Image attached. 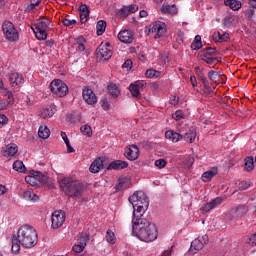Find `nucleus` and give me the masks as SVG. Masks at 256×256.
I'll return each instance as SVG.
<instances>
[{
    "instance_id": "obj_29",
    "label": "nucleus",
    "mask_w": 256,
    "mask_h": 256,
    "mask_svg": "<svg viewBox=\"0 0 256 256\" xmlns=\"http://www.w3.org/2000/svg\"><path fill=\"white\" fill-rule=\"evenodd\" d=\"M215 175H217V168L214 167L202 174V181L207 183V181H211V178L215 177Z\"/></svg>"
},
{
    "instance_id": "obj_41",
    "label": "nucleus",
    "mask_w": 256,
    "mask_h": 256,
    "mask_svg": "<svg viewBox=\"0 0 256 256\" xmlns=\"http://www.w3.org/2000/svg\"><path fill=\"white\" fill-rule=\"evenodd\" d=\"M12 251L13 253H19L21 251V243H19V238L15 235L12 237Z\"/></svg>"
},
{
    "instance_id": "obj_15",
    "label": "nucleus",
    "mask_w": 256,
    "mask_h": 256,
    "mask_svg": "<svg viewBox=\"0 0 256 256\" xmlns=\"http://www.w3.org/2000/svg\"><path fill=\"white\" fill-rule=\"evenodd\" d=\"M223 203V198L221 197H216L213 199L211 202L206 203L202 208L201 211L203 213H209V211H212V209H215V207H219Z\"/></svg>"
},
{
    "instance_id": "obj_7",
    "label": "nucleus",
    "mask_w": 256,
    "mask_h": 256,
    "mask_svg": "<svg viewBox=\"0 0 256 256\" xmlns=\"http://www.w3.org/2000/svg\"><path fill=\"white\" fill-rule=\"evenodd\" d=\"M50 90L56 97H65L69 93V87L61 79L53 80L50 83Z\"/></svg>"
},
{
    "instance_id": "obj_24",
    "label": "nucleus",
    "mask_w": 256,
    "mask_h": 256,
    "mask_svg": "<svg viewBox=\"0 0 256 256\" xmlns=\"http://www.w3.org/2000/svg\"><path fill=\"white\" fill-rule=\"evenodd\" d=\"M197 75H198L199 80L201 81L204 89H206L207 93H209V95H211V93H214L213 88H211V85L209 84V80H207L205 77V73L200 72Z\"/></svg>"
},
{
    "instance_id": "obj_11",
    "label": "nucleus",
    "mask_w": 256,
    "mask_h": 256,
    "mask_svg": "<svg viewBox=\"0 0 256 256\" xmlns=\"http://www.w3.org/2000/svg\"><path fill=\"white\" fill-rule=\"evenodd\" d=\"M82 97L85 103H87V105L97 104V95H95V92H93V89L87 86L82 90Z\"/></svg>"
},
{
    "instance_id": "obj_31",
    "label": "nucleus",
    "mask_w": 256,
    "mask_h": 256,
    "mask_svg": "<svg viewBox=\"0 0 256 256\" xmlns=\"http://www.w3.org/2000/svg\"><path fill=\"white\" fill-rule=\"evenodd\" d=\"M51 135V130L47 128L45 125H41L38 130V136L40 139H49V136Z\"/></svg>"
},
{
    "instance_id": "obj_5",
    "label": "nucleus",
    "mask_w": 256,
    "mask_h": 256,
    "mask_svg": "<svg viewBox=\"0 0 256 256\" xmlns=\"http://www.w3.org/2000/svg\"><path fill=\"white\" fill-rule=\"evenodd\" d=\"M51 27V21L48 18H40L36 25H34L33 31L36 38L39 41H45L47 39V29Z\"/></svg>"
},
{
    "instance_id": "obj_49",
    "label": "nucleus",
    "mask_w": 256,
    "mask_h": 256,
    "mask_svg": "<svg viewBox=\"0 0 256 256\" xmlns=\"http://www.w3.org/2000/svg\"><path fill=\"white\" fill-rule=\"evenodd\" d=\"M240 191H247L251 187V183L247 182V180H243L238 185Z\"/></svg>"
},
{
    "instance_id": "obj_45",
    "label": "nucleus",
    "mask_w": 256,
    "mask_h": 256,
    "mask_svg": "<svg viewBox=\"0 0 256 256\" xmlns=\"http://www.w3.org/2000/svg\"><path fill=\"white\" fill-rule=\"evenodd\" d=\"M89 241V235L87 233H81L78 236L77 243L80 245H83L84 247H87V242Z\"/></svg>"
},
{
    "instance_id": "obj_50",
    "label": "nucleus",
    "mask_w": 256,
    "mask_h": 256,
    "mask_svg": "<svg viewBox=\"0 0 256 256\" xmlns=\"http://www.w3.org/2000/svg\"><path fill=\"white\" fill-rule=\"evenodd\" d=\"M155 167H157L158 169H164V167H167V160L165 159L156 160Z\"/></svg>"
},
{
    "instance_id": "obj_6",
    "label": "nucleus",
    "mask_w": 256,
    "mask_h": 256,
    "mask_svg": "<svg viewBox=\"0 0 256 256\" xmlns=\"http://www.w3.org/2000/svg\"><path fill=\"white\" fill-rule=\"evenodd\" d=\"M2 31L4 33L5 39L10 43H15V41H19V32L15 25L11 21H4L2 24Z\"/></svg>"
},
{
    "instance_id": "obj_9",
    "label": "nucleus",
    "mask_w": 256,
    "mask_h": 256,
    "mask_svg": "<svg viewBox=\"0 0 256 256\" xmlns=\"http://www.w3.org/2000/svg\"><path fill=\"white\" fill-rule=\"evenodd\" d=\"M109 47V43H106V45L101 44L98 46L96 49L97 59H100V61H109V59L113 57V51Z\"/></svg>"
},
{
    "instance_id": "obj_2",
    "label": "nucleus",
    "mask_w": 256,
    "mask_h": 256,
    "mask_svg": "<svg viewBox=\"0 0 256 256\" xmlns=\"http://www.w3.org/2000/svg\"><path fill=\"white\" fill-rule=\"evenodd\" d=\"M129 202L133 206V217H143L145 211L149 209V198L143 191H137L129 197Z\"/></svg>"
},
{
    "instance_id": "obj_42",
    "label": "nucleus",
    "mask_w": 256,
    "mask_h": 256,
    "mask_svg": "<svg viewBox=\"0 0 256 256\" xmlns=\"http://www.w3.org/2000/svg\"><path fill=\"white\" fill-rule=\"evenodd\" d=\"M13 169L18 173H25L26 171L25 164H23V161H20V160H17L14 162Z\"/></svg>"
},
{
    "instance_id": "obj_19",
    "label": "nucleus",
    "mask_w": 256,
    "mask_h": 256,
    "mask_svg": "<svg viewBox=\"0 0 256 256\" xmlns=\"http://www.w3.org/2000/svg\"><path fill=\"white\" fill-rule=\"evenodd\" d=\"M232 213L234 217H239V218L245 217V215L249 213V206L245 204H240L232 210Z\"/></svg>"
},
{
    "instance_id": "obj_16",
    "label": "nucleus",
    "mask_w": 256,
    "mask_h": 256,
    "mask_svg": "<svg viewBox=\"0 0 256 256\" xmlns=\"http://www.w3.org/2000/svg\"><path fill=\"white\" fill-rule=\"evenodd\" d=\"M19 151L17 144H8L5 149L2 150V155L4 157H15Z\"/></svg>"
},
{
    "instance_id": "obj_52",
    "label": "nucleus",
    "mask_w": 256,
    "mask_h": 256,
    "mask_svg": "<svg viewBox=\"0 0 256 256\" xmlns=\"http://www.w3.org/2000/svg\"><path fill=\"white\" fill-rule=\"evenodd\" d=\"M62 23L65 27H73V25H77V20L73 19V20H70V19H62Z\"/></svg>"
},
{
    "instance_id": "obj_43",
    "label": "nucleus",
    "mask_w": 256,
    "mask_h": 256,
    "mask_svg": "<svg viewBox=\"0 0 256 256\" xmlns=\"http://www.w3.org/2000/svg\"><path fill=\"white\" fill-rule=\"evenodd\" d=\"M255 167V162L253 160V157H248L245 159L244 169L245 171L250 172Z\"/></svg>"
},
{
    "instance_id": "obj_57",
    "label": "nucleus",
    "mask_w": 256,
    "mask_h": 256,
    "mask_svg": "<svg viewBox=\"0 0 256 256\" xmlns=\"http://www.w3.org/2000/svg\"><path fill=\"white\" fill-rule=\"evenodd\" d=\"M122 67L129 71V69H132V67H133V61H131V59L126 60L124 62V64L122 65Z\"/></svg>"
},
{
    "instance_id": "obj_20",
    "label": "nucleus",
    "mask_w": 256,
    "mask_h": 256,
    "mask_svg": "<svg viewBox=\"0 0 256 256\" xmlns=\"http://www.w3.org/2000/svg\"><path fill=\"white\" fill-rule=\"evenodd\" d=\"M129 167V163L127 161H122V160H115L112 161L109 166L107 167L108 171L111 170H119V169H127Z\"/></svg>"
},
{
    "instance_id": "obj_28",
    "label": "nucleus",
    "mask_w": 256,
    "mask_h": 256,
    "mask_svg": "<svg viewBox=\"0 0 256 256\" xmlns=\"http://www.w3.org/2000/svg\"><path fill=\"white\" fill-rule=\"evenodd\" d=\"M161 13H168L169 15H176V13H177V6H175V5H169V4H167V5H162V7H161Z\"/></svg>"
},
{
    "instance_id": "obj_26",
    "label": "nucleus",
    "mask_w": 256,
    "mask_h": 256,
    "mask_svg": "<svg viewBox=\"0 0 256 256\" xmlns=\"http://www.w3.org/2000/svg\"><path fill=\"white\" fill-rule=\"evenodd\" d=\"M7 99L0 100V103H2L3 107L7 109L8 107H11L13 103H15V99L13 98V92L8 91L6 93Z\"/></svg>"
},
{
    "instance_id": "obj_12",
    "label": "nucleus",
    "mask_w": 256,
    "mask_h": 256,
    "mask_svg": "<svg viewBox=\"0 0 256 256\" xmlns=\"http://www.w3.org/2000/svg\"><path fill=\"white\" fill-rule=\"evenodd\" d=\"M65 223V212L63 210L55 211L52 214V227L53 229H59Z\"/></svg>"
},
{
    "instance_id": "obj_27",
    "label": "nucleus",
    "mask_w": 256,
    "mask_h": 256,
    "mask_svg": "<svg viewBox=\"0 0 256 256\" xmlns=\"http://www.w3.org/2000/svg\"><path fill=\"white\" fill-rule=\"evenodd\" d=\"M204 244L203 242H201V240H199L198 238H196L195 240L192 241L191 246H190V253H197V251H201V249H203Z\"/></svg>"
},
{
    "instance_id": "obj_33",
    "label": "nucleus",
    "mask_w": 256,
    "mask_h": 256,
    "mask_svg": "<svg viewBox=\"0 0 256 256\" xmlns=\"http://www.w3.org/2000/svg\"><path fill=\"white\" fill-rule=\"evenodd\" d=\"M141 87V84H130L129 85V91L132 95V97H136V98H139L141 97V92L139 91Z\"/></svg>"
},
{
    "instance_id": "obj_51",
    "label": "nucleus",
    "mask_w": 256,
    "mask_h": 256,
    "mask_svg": "<svg viewBox=\"0 0 256 256\" xmlns=\"http://www.w3.org/2000/svg\"><path fill=\"white\" fill-rule=\"evenodd\" d=\"M84 250L85 246H83V244L76 243L72 247V251H74V253H83Z\"/></svg>"
},
{
    "instance_id": "obj_30",
    "label": "nucleus",
    "mask_w": 256,
    "mask_h": 256,
    "mask_svg": "<svg viewBox=\"0 0 256 256\" xmlns=\"http://www.w3.org/2000/svg\"><path fill=\"white\" fill-rule=\"evenodd\" d=\"M23 198L26 199V201H39V197L33 192L32 189L24 191Z\"/></svg>"
},
{
    "instance_id": "obj_39",
    "label": "nucleus",
    "mask_w": 256,
    "mask_h": 256,
    "mask_svg": "<svg viewBox=\"0 0 256 256\" xmlns=\"http://www.w3.org/2000/svg\"><path fill=\"white\" fill-rule=\"evenodd\" d=\"M201 47H203V42H201V35H196L191 45V49H193V51H199Z\"/></svg>"
},
{
    "instance_id": "obj_25",
    "label": "nucleus",
    "mask_w": 256,
    "mask_h": 256,
    "mask_svg": "<svg viewBox=\"0 0 256 256\" xmlns=\"http://www.w3.org/2000/svg\"><path fill=\"white\" fill-rule=\"evenodd\" d=\"M79 11L81 23H87V20L89 19V7H87L85 4H82Z\"/></svg>"
},
{
    "instance_id": "obj_18",
    "label": "nucleus",
    "mask_w": 256,
    "mask_h": 256,
    "mask_svg": "<svg viewBox=\"0 0 256 256\" xmlns=\"http://www.w3.org/2000/svg\"><path fill=\"white\" fill-rule=\"evenodd\" d=\"M223 77H224L223 72H221V71L211 70L208 72V78L215 85H219V83H221Z\"/></svg>"
},
{
    "instance_id": "obj_47",
    "label": "nucleus",
    "mask_w": 256,
    "mask_h": 256,
    "mask_svg": "<svg viewBox=\"0 0 256 256\" xmlns=\"http://www.w3.org/2000/svg\"><path fill=\"white\" fill-rule=\"evenodd\" d=\"M81 132L83 135H87V137H92L93 136V130L91 129V126L89 125H84L80 128Z\"/></svg>"
},
{
    "instance_id": "obj_56",
    "label": "nucleus",
    "mask_w": 256,
    "mask_h": 256,
    "mask_svg": "<svg viewBox=\"0 0 256 256\" xmlns=\"http://www.w3.org/2000/svg\"><path fill=\"white\" fill-rule=\"evenodd\" d=\"M122 17H129L131 15V12L129 11V6H125L120 11Z\"/></svg>"
},
{
    "instance_id": "obj_23",
    "label": "nucleus",
    "mask_w": 256,
    "mask_h": 256,
    "mask_svg": "<svg viewBox=\"0 0 256 256\" xmlns=\"http://www.w3.org/2000/svg\"><path fill=\"white\" fill-rule=\"evenodd\" d=\"M100 169H103V159L99 157L91 163L89 171L90 173H99Z\"/></svg>"
},
{
    "instance_id": "obj_13",
    "label": "nucleus",
    "mask_w": 256,
    "mask_h": 256,
    "mask_svg": "<svg viewBox=\"0 0 256 256\" xmlns=\"http://www.w3.org/2000/svg\"><path fill=\"white\" fill-rule=\"evenodd\" d=\"M124 155L128 161H137L139 159V147L130 145L125 149Z\"/></svg>"
},
{
    "instance_id": "obj_1",
    "label": "nucleus",
    "mask_w": 256,
    "mask_h": 256,
    "mask_svg": "<svg viewBox=\"0 0 256 256\" xmlns=\"http://www.w3.org/2000/svg\"><path fill=\"white\" fill-rule=\"evenodd\" d=\"M132 232L140 241H145L146 243H151V241L157 239V226L143 218V216H133Z\"/></svg>"
},
{
    "instance_id": "obj_61",
    "label": "nucleus",
    "mask_w": 256,
    "mask_h": 256,
    "mask_svg": "<svg viewBox=\"0 0 256 256\" xmlns=\"http://www.w3.org/2000/svg\"><path fill=\"white\" fill-rule=\"evenodd\" d=\"M128 9L130 13H137V11H139V6H137V4H132L128 6Z\"/></svg>"
},
{
    "instance_id": "obj_40",
    "label": "nucleus",
    "mask_w": 256,
    "mask_h": 256,
    "mask_svg": "<svg viewBox=\"0 0 256 256\" xmlns=\"http://www.w3.org/2000/svg\"><path fill=\"white\" fill-rule=\"evenodd\" d=\"M108 92L110 95H112V97H117L118 95H121V92L119 91V88L115 83H110L108 85Z\"/></svg>"
},
{
    "instance_id": "obj_44",
    "label": "nucleus",
    "mask_w": 256,
    "mask_h": 256,
    "mask_svg": "<svg viewBox=\"0 0 256 256\" xmlns=\"http://www.w3.org/2000/svg\"><path fill=\"white\" fill-rule=\"evenodd\" d=\"M127 187V178H120L116 184V191H124V189H127Z\"/></svg>"
},
{
    "instance_id": "obj_34",
    "label": "nucleus",
    "mask_w": 256,
    "mask_h": 256,
    "mask_svg": "<svg viewBox=\"0 0 256 256\" xmlns=\"http://www.w3.org/2000/svg\"><path fill=\"white\" fill-rule=\"evenodd\" d=\"M105 29H107V22H105V20L98 21L96 25V31H97L98 37H101V35L105 33Z\"/></svg>"
},
{
    "instance_id": "obj_22",
    "label": "nucleus",
    "mask_w": 256,
    "mask_h": 256,
    "mask_svg": "<svg viewBox=\"0 0 256 256\" xmlns=\"http://www.w3.org/2000/svg\"><path fill=\"white\" fill-rule=\"evenodd\" d=\"M30 173L31 175H34L42 185H51V178L47 177L43 173L35 170H32Z\"/></svg>"
},
{
    "instance_id": "obj_46",
    "label": "nucleus",
    "mask_w": 256,
    "mask_h": 256,
    "mask_svg": "<svg viewBox=\"0 0 256 256\" xmlns=\"http://www.w3.org/2000/svg\"><path fill=\"white\" fill-rule=\"evenodd\" d=\"M217 53V49L213 47H206L202 51V55H206V57H212Z\"/></svg>"
},
{
    "instance_id": "obj_62",
    "label": "nucleus",
    "mask_w": 256,
    "mask_h": 256,
    "mask_svg": "<svg viewBox=\"0 0 256 256\" xmlns=\"http://www.w3.org/2000/svg\"><path fill=\"white\" fill-rule=\"evenodd\" d=\"M9 119L5 114H0V125H7Z\"/></svg>"
},
{
    "instance_id": "obj_53",
    "label": "nucleus",
    "mask_w": 256,
    "mask_h": 256,
    "mask_svg": "<svg viewBox=\"0 0 256 256\" xmlns=\"http://www.w3.org/2000/svg\"><path fill=\"white\" fill-rule=\"evenodd\" d=\"M26 183H29V185H35V181H37V176L32 175V176H26L25 177Z\"/></svg>"
},
{
    "instance_id": "obj_55",
    "label": "nucleus",
    "mask_w": 256,
    "mask_h": 256,
    "mask_svg": "<svg viewBox=\"0 0 256 256\" xmlns=\"http://www.w3.org/2000/svg\"><path fill=\"white\" fill-rule=\"evenodd\" d=\"M159 75V71L150 69L146 71V77L151 78V77H157Z\"/></svg>"
},
{
    "instance_id": "obj_54",
    "label": "nucleus",
    "mask_w": 256,
    "mask_h": 256,
    "mask_svg": "<svg viewBox=\"0 0 256 256\" xmlns=\"http://www.w3.org/2000/svg\"><path fill=\"white\" fill-rule=\"evenodd\" d=\"M41 0L36 1L35 3H30L27 5V11H33L36 7H39Z\"/></svg>"
},
{
    "instance_id": "obj_64",
    "label": "nucleus",
    "mask_w": 256,
    "mask_h": 256,
    "mask_svg": "<svg viewBox=\"0 0 256 256\" xmlns=\"http://www.w3.org/2000/svg\"><path fill=\"white\" fill-rule=\"evenodd\" d=\"M178 103H179V97H177V96H172V97L170 98V104H171V105H178Z\"/></svg>"
},
{
    "instance_id": "obj_59",
    "label": "nucleus",
    "mask_w": 256,
    "mask_h": 256,
    "mask_svg": "<svg viewBox=\"0 0 256 256\" xmlns=\"http://www.w3.org/2000/svg\"><path fill=\"white\" fill-rule=\"evenodd\" d=\"M197 239H199L204 245H207L209 243V236H207L206 234L203 236H199Z\"/></svg>"
},
{
    "instance_id": "obj_8",
    "label": "nucleus",
    "mask_w": 256,
    "mask_h": 256,
    "mask_svg": "<svg viewBox=\"0 0 256 256\" xmlns=\"http://www.w3.org/2000/svg\"><path fill=\"white\" fill-rule=\"evenodd\" d=\"M179 133H182V139L186 141V143H194L195 139H197V130L195 127L184 124L178 126Z\"/></svg>"
},
{
    "instance_id": "obj_4",
    "label": "nucleus",
    "mask_w": 256,
    "mask_h": 256,
    "mask_svg": "<svg viewBox=\"0 0 256 256\" xmlns=\"http://www.w3.org/2000/svg\"><path fill=\"white\" fill-rule=\"evenodd\" d=\"M60 187L68 197H74L79 199L83 195V184L77 180H72L71 178H63L60 181Z\"/></svg>"
},
{
    "instance_id": "obj_32",
    "label": "nucleus",
    "mask_w": 256,
    "mask_h": 256,
    "mask_svg": "<svg viewBox=\"0 0 256 256\" xmlns=\"http://www.w3.org/2000/svg\"><path fill=\"white\" fill-rule=\"evenodd\" d=\"M224 3L227 7H230L232 11H239L241 7V1L239 0H224Z\"/></svg>"
},
{
    "instance_id": "obj_14",
    "label": "nucleus",
    "mask_w": 256,
    "mask_h": 256,
    "mask_svg": "<svg viewBox=\"0 0 256 256\" xmlns=\"http://www.w3.org/2000/svg\"><path fill=\"white\" fill-rule=\"evenodd\" d=\"M118 39L121 43L131 44L135 41V34L131 30H122L118 33Z\"/></svg>"
},
{
    "instance_id": "obj_48",
    "label": "nucleus",
    "mask_w": 256,
    "mask_h": 256,
    "mask_svg": "<svg viewBox=\"0 0 256 256\" xmlns=\"http://www.w3.org/2000/svg\"><path fill=\"white\" fill-rule=\"evenodd\" d=\"M245 242L248 245H252L253 247H255V245H256V232L254 234L250 235V236H247Z\"/></svg>"
},
{
    "instance_id": "obj_38",
    "label": "nucleus",
    "mask_w": 256,
    "mask_h": 256,
    "mask_svg": "<svg viewBox=\"0 0 256 256\" xmlns=\"http://www.w3.org/2000/svg\"><path fill=\"white\" fill-rule=\"evenodd\" d=\"M214 40L219 43L229 41V33L225 32V33L221 34V32H217L214 34Z\"/></svg>"
},
{
    "instance_id": "obj_63",
    "label": "nucleus",
    "mask_w": 256,
    "mask_h": 256,
    "mask_svg": "<svg viewBox=\"0 0 256 256\" xmlns=\"http://www.w3.org/2000/svg\"><path fill=\"white\" fill-rule=\"evenodd\" d=\"M75 41L76 45H83L87 42L83 36H79L78 38H76Z\"/></svg>"
},
{
    "instance_id": "obj_17",
    "label": "nucleus",
    "mask_w": 256,
    "mask_h": 256,
    "mask_svg": "<svg viewBox=\"0 0 256 256\" xmlns=\"http://www.w3.org/2000/svg\"><path fill=\"white\" fill-rule=\"evenodd\" d=\"M9 80L12 87H21L24 83L23 75L17 72L12 73Z\"/></svg>"
},
{
    "instance_id": "obj_21",
    "label": "nucleus",
    "mask_w": 256,
    "mask_h": 256,
    "mask_svg": "<svg viewBox=\"0 0 256 256\" xmlns=\"http://www.w3.org/2000/svg\"><path fill=\"white\" fill-rule=\"evenodd\" d=\"M165 137H166V139H170V141L172 143H179V141H181V139H183L181 132L177 133L173 130H167L165 133Z\"/></svg>"
},
{
    "instance_id": "obj_58",
    "label": "nucleus",
    "mask_w": 256,
    "mask_h": 256,
    "mask_svg": "<svg viewBox=\"0 0 256 256\" xmlns=\"http://www.w3.org/2000/svg\"><path fill=\"white\" fill-rule=\"evenodd\" d=\"M172 117L176 121H179V119H183V112L181 110H178L172 115Z\"/></svg>"
},
{
    "instance_id": "obj_60",
    "label": "nucleus",
    "mask_w": 256,
    "mask_h": 256,
    "mask_svg": "<svg viewBox=\"0 0 256 256\" xmlns=\"http://www.w3.org/2000/svg\"><path fill=\"white\" fill-rule=\"evenodd\" d=\"M101 107L104 109V111H109V102L107 99L101 100Z\"/></svg>"
},
{
    "instance_id": "obj_37",
    "label": "nucleus",
    "mask_w": 256,
    "mask_h": 256,
    "mask_svg": "<svg viewBox=\"0 0 256 256\" xmlns=\"http://www.w3.org/2000/svg\"><path fill=\"white\" fill-rule=\"evenodd\" d=\"M201 59L207 63V65H217L219 63V58L207 55H201Z\"/></svg>"
},
{
    "instance_id": "obj_10",
    "label": "nucleus",
    "mask_w": 256,
    "mask_h": 256,
    "mask_svg": "<svg viewBox=\"0 0 256 256\" xmlns=\"http://www.w3.org/2000/svg\"><path fill=\"white\" fill-rule=\"evenodd\" d=\"M166 31L167 28H165V23H158L149 27L148 35H151V33H156L154 35V39H161V37L165 35Z\"/></svg>"
},
{
    "instance_id": "obj_35",
    "label": "nucleus",
    "mask_w": 256,
    "mask_h": 256,
    "mask_svg": "<svg viewBox=\"0 0 256 256\" xmlns=\"http://www.w3.org/2000/svg\"><path fill=\"white\" fill-rule=\"evenodd\" d=\"M106 241L111 245H115L117 243V237L115 236V232H113V230L108 229L106 231Z\"/></svg>"
},
{
    "instance_id": "obj_36",
    "label": "nucleus",
    "mask_w": 256,
    "mask_h": 256,
    "mask_svg": "<svg viewBox=\"0 0 256 256\" xmlns=\"http://www.w3.org/2000/svg\"><path fill=\"white\" fill-rule=\"evenodd\" d=\"M53 115H55V111L51 107L44 108L40 113V117L43 119H49L53 117Z\"/></svg>"
},
{
    "instance_id": "obj_3",
    "label": "nucleus",
    "mask_w": 256,
    "mask_h": 256,
    "mask_svg": "<svg viewBox=\"0 0 256 256\" xmlns=\"http://www.w3.org/2000/svg\"><path fill=\"white\" fill-rule=\"evenodd\" d=\"M16 238L26 249H31V247L37 245V231L33 226L24 225L20 227Z\"/></svg>"
}]
</instances>
